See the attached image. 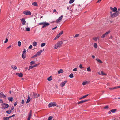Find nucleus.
<instances>
[{
    "mask_svg": "<svg viewBox=\"0 0 120 120\" xmlns=\"http://www.w3.org/2000/svg\"><path fill=\"white\" fill-rule=\"evenodd\" d=\"M111 17H114L118 16L120 14V12L118 11H117L115 12L112 14V12H110Z\"/></svg>",
    "mask_w": 120,
    "mask_h": 120,
    "instance_id": "f257e3e1",
    "label": "nucleus"
},
{
    "mask_svg": "<svg viewBox=\"0 0 120 120\" xmlns=\"http://www.w3.org/2000/svg\"><path fill=\"white\" fill-rule=\"evenodd\" d=\"M63 43V42L61 41H58L57 43L55 45L54 47L55 49H56L58 47H60L61 46Z\"/></svg>",
    "mask_w": 120,
    "mask_h": 120,
    "instance_id": "f03ea898",
    "label": "nucleus"
},
{
    "mask_svg": "<svg viewBox=\"0 0 120 120\" xmlns=\"http://www.w3.org/2000/svg\"><path fill=\"white\" fill-rule=\"evenodd\" d=\"M56 104L55 102H51L49 104L48 106L49 107L52 106H56Z\"/></svg>",
    "mask_w": 120,
    "mask_h": 120,
    "instance_id": "7ed1b4c3",
    "label": "nucleus"
},
{
    "mask_svg": "<svg viewBox=\"0 0 120 120\" xmlns=\"http://www.w3.org/2000/svg\"><path fill=\"white\" fill-rule=\"evenodd\" d=\"M63 33V31H61L60 33H59L56 36V37L55 38L54 40H56Z\"/></svg>",
    "mask_w": 120,
    "mask_h": 120,
    "instance_id": "20e7f679",
    "label": "nucleus"
},
{
    "mask_svg": "<svg viewBox=\"0 0 120 120\" xmlns=\"http://www.w3.org/2000/svg\"><path fill=\"white\" fill-rule=\"evenodd\" d=\"M2 106L4 109L8 108L9 106L8 104H6L5 103H3L2 104Z\"/></svg>",
    "mask_w": 120,
    "mask_h": 120,
    "instance_id": "39448f33",
    "label": "nucleus"
},
{
    "mask_svg": "<svg viewBox=\"0 0 120 120\" xmlns=\"http://www.w3.org/2000/svg\"><path fill=\"white\" fill-rule=\"evenodd\" d=\"M23 14L25 15H31V13L29 11H25L23 12Z\"/></svg>",
    "mask_w": 120,
    "mask_h": 120,
    "instance_id": "423d86ee",
    "label": "nucleus"
},
{
    "mask_svg": "<svg viewBox=\"0 0 120 120\" xmlns=\"http://www.w3.org/2000/svg\"><path fill=\"white\" fill-rule=\"evenodd\" d=\"M110 32V31H109L108 32H106L105 33L102 35V36L101 37V38H105L108 34H109Z\"/></svg>",
    "mask_w": 120,
    "mask_h": 120,
    "instance_id": "0eeeda50",
    "label": "nucleus"
},
{
    "mask_svg": "<svg viewBox=\"0 0 120 120\" xmlns=\"http://www.w3.org/2000/svg\"><path fill=\"white\" fill-rule=\"evenodd\" d=\"M40 64L39 63L38 64H35L33 66H29V69L28 70H30V69H32V68L36 67L38 65H39Z\"/></svg>",
    "mask_w": 120,
    "mask_h": 120,
    "instance_id": "6e6552de",
    "label": "nucleus"
},
{
    "mask_svg": "<svg viewBox=\"0 0 120 120\" xmlns=\"http://www.w3.org/2000/svg\"><path fill=\"white\" fill-rule=\"evenodd\" d=\"M49 25V24L47 23L46 22H44V23L42 27V28H44L46 26H48Z\"/></svg>",
    "mask_w": 120,
    "mask_h": 120,
    "instance_id": "1a4fd4ad",
    "label": "nucleus"
},
{
    "mask_svg": "<svg viewBox=\"0 0 120 120\" xmlns=\"http://www.w3.org/2000/svg\"><path fill=\"white\" fill-rule=\"evenodd\" d=\"M67 81H64L62 82L60 84V86L61 87H63L64 86L65 84L67 82Z\"/></svg>",
    "mask_w": 120,
    "mask_h": 120,
    "instance_id": "9d476101",
    "label": "nucleus"
},
{
    "mask_svg": "<svg viewBox=\"0 0 120 120\" xmlns=\"http://www.w3.org/2000/svg\"><path fill=\"white\" fill-rule=\"evenodd\" d=\"M63 17V15L61 16L60 17H59L58 19L57 20L56 22H58L60 21H61L62 20V19Z\"/></svg>",
    "mask_w": 120,
    "mask_h": 120,
    "instance_id": "9b49d317",
    "label": "nucleus"
},
{
    "mask_svg": "<svg viewBox=\"0 0 120 120\" xmlns=\"http://www.w3.org/2000/svg\"><path fill=\"white\" fill-rule=\"evenodd\" d=\"M44 49H43V50H41L39 51L36 54L37 55V56L40 55H41L42 52L43 51H44Z\"/></svg>",
    "mask_w": 120,
    "mask_h": 120,
    "instance_id": "f8f14e48",
    "label": "nucleus"
},
{
    "mask_svg": "<svg viewBox=\"0 0 120 120\" xmlns=\"http://www.w3.org/2000/svg\"><path fill=\"white\" fill-rule=\"evenodd\" d=\"M16 75H18L19 77H21L23 76V74L22 73H17L16 74Z\"/></svg>",
    "mask_w": 120,
    "mask_h": 120,
    "instance_id": "ddd939ff",
    "label": "nucleus"
},
{
    "mask_svg": "<svg viewBox=\"0 0 120 120\" xmlns=\"http://www.w3.org/2000/svg\"><path fill=\"white\" fill-rule=\"evenodd\" d=\"M89 100H82L78 102V103L79 104L81 103H83L84 102H85Z\"/></svg>",
    "mask_w": 120,
    "mask_h": 120,
    "instance_id": "4468645a",
    "label": "nucleus"
},
{
    "mask_svg": "<svg viewBox=\"0 0 120 120\" xmlns=\"http://www.w3.org/2000/svg\"><path fill=\"white\" fill-rule=\"evenodd\" d=\"M20 20L21 21L23 25H24L26 23V21L25 19L24 18L20 19Z\"/></svg>",
    "mask_w": 120,
    "mask_h": 120,
    "instance_id": "2eb2a0df",
    "label": "nucleus"
},
{
    "mask_svg": "<svg viewBox=\"0 0 120 120\" xmlns=\"http://www.w3.org/2000/svg\"><path fill=\"white\" fill-rule=\"evenodd\" d=\"M33 96H34V98H35L38 97L39 96V95L38 94H37L36 93H34Z\"/></svg>",
    "mask_w": 120,
    "mask_h": 120,
    "instance_id": "dca6fc26",
    "label": "nucleus"
},
{
    "mask_svg": "<svg viewBox=\"0 0 120 120\" xmlns=\"http://www.w3.org/2000/svg\"><path fill=\"white\" fill-rule=\"evenodd\" d=\"M98 74L100 75H105L106 74L105 73H104L102 71H101L100 72H99Z\"/></svg>",
    "mask_w": 120,
    "mask_h": 120,
    "instance_id": "f3484780",
    "label": "nucleus"
},
{
    "mask_svg": "<svg viewBox=\"0 0 120 120\" xmlns=\"http://www.w3.org/2000/svg\"><path fill=\"white\" fill-rule=\"evenodd\" d=\"M88 83L87 81H85L82 83V84L83 85H85L87 84H88Z\"/></svg>",
    "mask_w": 120,
    "mask_h": 120,
    "instance_id": "a211bd4d",
    "label": "nucleus"
},
{
    "mask_svg": "<svg viewBox=\"0 0 120 120\" xmlns=\"http://www.w3.org/2000/svg\"><path fill=\"white\" fill-rule=\"evenodd\" d=\"M30 100V98L29 96H28V99L27 100L26 103H29Z\"/></svg>",
    "mask_w": 120,
    "mask_h": 120,
    "instance_id": "6ab92c4d",
    "label": "nucleus"
},
{
    "mask_svg": "<svg viewBox=\"0 0 120 120\" xmlns=\"http://www.w3.org/2000/svg\"><path fill=\"white\" fill-rule=\"evenodd\" d=\"M32 5L34 6H37L38 4L36 2H34L32 3Z\"/></svg>",
    "mask_w": 120,
    "mask_h": 120,
    "instance_id": "aec40b11",
    "label": "nucleus"
},
{
    "mask_svg": "<svg viewBox=\"0 0 120 120\" xmlns=\"http://www.w3.org/2000/svg\"><path fill=\"white\" fill-rule=\"evenodd\" d=\"M63 71L62 69H60L58 71V74H60L63 73Z\"/></svg>",
    "mask_w": 120,
    "mask_h": 120,
    "instance_id": "412c9836",
    "label": "nucleus"
},
{
    "mask_svg": "<svg viewBox=\"0 0 120 120\" xmlns=\"http://www.w3.org/2000/svg\"><path fill=\"white\" fill-rule=\"evenodd\" d=\"M11 68L14 70H16L17 69V67L14 65H12L11 66Z\"/></svg>",
    "mask_w": 120,
    "mask_h": 120,
    "instance_id": "4be33fe9",
    "label": "nucleus"
},
{
    "mask_svg": "<svg viewBox=\"0 0 120 120\" xmlns=\"http://www.w3.org/2000/svg\"><path fill=\"white\" fill-rule=\"evenodd\" d=\"M8 99L10 101L12 102L13 101V98L12 97H8Z\"/></svg>",
    "mask_w": 120,
    "mask_h": 120,
    "instance_id": "5701e85b",
    "label": "nucleus"
},
{
    "mask_svg": "<svg viewBox=\"0 0 120 120\" xmlns=\"http://www.w3.org/2000/svg\"><path fill=\"white\" fill-rule=\"evenodd\" d=\"M32 111L31 110L29 112V113L28 115V117H31L32 116Z\"/></svg>",
    "mask_w": 120,
    "mask_h": 120,
    "instance_id": "b1692460",
    "label": "nucleus"
},
{
    "mask_svg": "<svg viewBox=\"0 0 120 120\" xmlns=\"http://www.w3.org/2000/svg\"><path fill=\"white\" fill-rule=\"evenodd\" d=\"M117 8L116 7H114V8H113V9L112 10V11H113L114 12H116L117 11Z\"/></svg>",
    "mask_w": 120,
    "mask_h": 120,
    "instance_id": "393cba45",
    "label": "nucleus"
},
{
    "mask_svg": "<svg viewBox=\"0 0 120 120\" xmlns=\"http://www.w3.org/2000/svg\"><path fill=\"white\" fill-rule=\"evenodd\" d=\"M52 79V76H51L48 78L47 80L48 81H50Z\"/></svg>",
    "mask_w": 120,
    "mask_h": 120,
    "instance_id": "a878e982",
    "label": "nucleus"
},
{
    "mask_svg": "<svg viewBox=\"0 0 120 120\" xmlns=\"http://www.w3.org/2000/svg\"><path fill=\"white\" fill-rule=\"evenodd\" d=\"M37 42H35V41L33 43V45L34 46H36L37 45Z\"/></svg>",
    "mask_w": 120,
    "mask_h": 120,
    "instance_id": "bb28decb",
    "label": "nucleus"
},
{
    "mask_svg": "<svg viewBox=\"0 0 120 120\" xmlns=\"http://www.w3.org/2000/svg\"><path fill=\"white\" fill-rule=\"evenodd\" d=\"M117 110L116 109H112L110 110V111L112 113H114L116 112V111Z\"/></svg>",
    "mask_w": 120,
    "mask_h": 120,
    "instance_id": "cd10ccee",
    "label": "nucleus"
},
{
    "mask_svg": "<svg viewBox=\"0 0 120 120\" xmlns=\"http://www.w3.org/2000/svg\"><path fill=\"white\" fill-rule=\"evenodd\" d=\"M10 118L9 117H4L3 118V119L5 120H9Z\"/></svg>",
    "mask_w": 120,
    "mask_h": 120,
    "instance_id": "c85d7f7f",
    "label": "nucleus"
},
{
    "mask_svg": "<svg viewBox=\"0 0 120 120\" xmlns=\"http://www.w3.org/2000/svg\"><path fill=\"white\" fill-rule=\"evenodd\" d=\"M96 60L98 61V62L99 63H102V62L99 59H96Z\"/></svg>",
    "mask_w": 120,
    "mask_h": 120,
    "instance_id": "c756f323",
    "label": "nucleus"
},
{
    "mask_svg": "<svg viewBox=\"0 0 120 120\" xmlns=\"http://www.w3.org/2000/svg\"><path fill=\"white\" fill-rule=\"evenodd\" d=\"M22 58L23 59H24L26 57V53H23L22 54Z\"/></svg>",
    "mask_w": 120,
    "mask_h": 120,
    "instance_id": "7c9ffc66",
    "label": "nucleus"
},
{
    "mask_svg": "<svg viewBox=\"0 0 120 120\" xmlns=\"http://www.w3.org/2000/svg\"><path fill=\"white\" fill-rule=\"evenodd\" d=\"M94 46L95 48H97L98 46H97V44L96 43H94Z\"/></svg>",
    "mask_w": 120,
    "mask_h": 120,
    "instance_id": "2f4dec72",
    "label": "nucleus"
},
{
    "mask_svg": "<svg viewBox=\"0 0 120 120\" xmlns=\"http://www.w3.org/2000/svg\"><path fill=\"white\" fill-rule=\"evenodd\" d=\"M11 112V110L7 111H6V112L7 113L9 114H10Z\"/></svg>",
    "mask_w": 120,
    "mask_h": 120,
    "instance_id": "473e14b6",
    "label": "nucleus"
},
{
    "mask_svg": "<svg viewBox=\"0 0 120 120\" xmlns=\"http://www.w3.org/2000/svg\"><path fill=\"white\" fill-rule=\"evenodd\" d=\"M46 45L45 43H42L41 44V47H43L44 46Z\"/></svg>",
    "mask_w": 120,
    "mask_h": 120,
    "instance_id": "72a5a7b5",
    "label": "nucleus"
},
{
    "mask_svg": "<svg viewBox=\"0 0 120 120\" xmlns=\"http://www.w3.org/2000/svg\"><path fill=\"white\" fill-rule=\"evenodd\" d=\"M18 45L19 47H20L21 45V42L19 41L18 42Z\"/></svg>",
    "mask_w": 120,
    "mask_h": 120,
    "instance_id": "f704fd0d",
    "label": "nucleus"
},
{
    "mask_svg": "<svg viewBox=\"0 0 120 120\" xmlns=\"http://www.w3.org/2000/svg\"><path fill=\"white\" fill-rule=\"evenodd\" d=\"M75 0H70L69 2V3L71 4L73 3L74 1Z\"/></svg>",
    "mask_w": 120,
    "mask_h": 120,
    "instance_id": "c9c22d12",
    "label": "nucleus"
},
{
    "mask_svg": "<svg viewBox=\"0 0 120 120\" xmlns=\"http://www.w3.org/2000/svg\"><path fill=\"white\" fill-rule=\"evenodd\" d=\"M69 77L71 78H72L73 77V74L72 73H71L69 75Z\"/></svg>",
    "mask_w": 120,
    "mask_h": 120,
    "instance_id": "e433bc0d",
    "label": "nucleus"
},
{
    "mask_svg": "<svg viewBox=\"0 0 120 120\" xmlns=\"http://www.w3.org/2000/svg\"><path fill=\"white\" fill-rule=\"evenodd\" d=\"M35 63V61H32L30 62V64L32 65Z\"/></svg>",
    "mask_w": 120,
    "mask_h": 120,
    "instance_id": "4c0bfd02",
    "label": "nucleus"
},
{
    "mask_svg": "<svg viewBox=\"0 0 120 120\" xmlns=\"http://www.w3.org/2000/svg\"><path fill=\"white\" fill-rule=\"evenodd\" d=\"M53 118V117L52 116H50L48 118V120H51Z\"/></svg>",
    "mask_w": 120,
    "mask_h": 120,
    "instance_id": "58836bf2",
    "label": "nucleus"
},
{
    "mask_svg": "<svg viewBox=\"0 0 120 120\" xmlns=\"http://www.w3.org/2000/svg\"><path fill=\"white\" fill-rule=\"evenodd\" d=\"M87 70L88 71H91V69L89 67L87 69Z\"/></svg>",
    "mask_w": 120,
    "mask_h": 120,
    "instance_id": "ea45409f",
    "label": "nucleus"
},
{
    "mask_svg": "<svg viewBox=\"0 0 120 120\" xmlns=\"http://www.w3.org/2000/svg\"><path fill=\"white\" fill-rule=\"evenodd\" d=\"M26 30L27 31H29L30 30V28H26Z\"/></svg>",
    "mask_w": 120,
    "mask_h": 120,
    "instance_id": "a19ab883",
    "label": "nucleus"
},
{
    "mask_svg": "<svg viewBox=\"0 0 120 120\" xmlns=\"http://www.w3.org/2000/svg\"><path fill=\"white\" fill-rule=\"evenodd\" d=\"M37 55L36 54L35 55H34L32 57H31V58H33L35 57H37Z\"/></svg>",
    "mask_w": 120,
    "mask_h": 120,
    "instance_id": "79ce46f5",
    "label": "nucleus"
},
{
    "mask_svg": "<svg viewBox=\"0 0 120 120\" xmlns=\"http://www.w3.org/2000/svg\"><path fill=\"white\" fill-rule=\"evenodd\" d=\"M3 93H0V97H2L3 96L4 94H3Z\"/></svg>",
    "mask_w": 120,
    "mask_h": 120,
    "instance_id": "37998d69",
    "label": "nucleus"
},
{
    "mask_svg": "<svg viewBox=\"0 0 120 120\" xmlns=\"http://www.w3.org/2000/svg\"><path fill=\"white\" fill-rule=\"evenodd\" d=\"M79 36V34H76L75 35V36H74V38H77Z\"/></svg>",
    "mask_w": 120,
    "mask_h": 120,
    "instance_id": "c03bdc74",
    "label": "nucleus"
},
{
    "mask_svg": "<svg viewBox=\"0 0 120 120\" xmlns=\"http://www.w3.org/2000/svg\"><path fill=\"white\" fill-rule=\"evenodd\" d=\"M79 67L80 69H82L84 68V67H82V65L81 64L79 66Z\"/></svg>",
    "mask_w": 120,
    "mask_h": 120,
    "instance_id": "a18cd8bd",
    "label": "nucleus"
},
{
    "mask_svg": "<svg viewBox=\"0 0 120 120\" xmlns=\"http://www.w3.org/2000/svg\"><path fill=\"white\" fill-rule=\"evenodd\" d=\"M72 9H71V8L69 9L70 13H71H71L72 11Z\"/></svg>",
    "mask_w": 120,
    "mask_h": 120,
    "instance_id": "49530a36",
    "label": "nucleus"
},
{
    "mask_svg": "<svg viewBox=\"0 0 120 120\" xmlns=\"http://www.w3.org/2000/svg\"><path fill=\"white\" fill-rule=\"evenodd\" d=\"M8 39L7 38H6L5 41H4V43H6L8 42Z\"/></svg>",
    "mask_w": 120,
    "mask_h": 120,
    "instance_id": "de8ad7c7",
    "label": "nucleus"
},
{
    "mask_svg": "<svg viewBox=\"0 0 120 120\" xmlns=\"http://www.w3.org/2000/svg\"><path fill=\"white\" fill-rule=\"evenodd\" d=\"M77 68H75L73 70V71H77Z\"/></svg>",
    "mask_w": 120,
    "mask_h": 120,
    "instance_id": "09e8293b",
    "label": "nucleus"
},
{
    "mask_svg": "<svg viewBox=\"0 0 120 120\" xmlns=\"http://www.w3.org/2000/svg\"><path fill=\"white\" fill-rule=\"evenodd\" d=\"M98 38H93V39L94 41H97L98 40Z\"/></svg>",
    "mask_w": 120,
    "mask_h": 120,
    "instance_id": "8fccbe9b",
    "label": "nucleus"
},
{
    "mask_svg": "<svg viewBox=\"0 0 120 120\" xmlns=\"http://www.w3.org/2000/svg\"><path fill=\"white\" fill-rule=\"evenodd\" d=\"M104 108L105 109H108L109 108V107L108 106H106L104 107Z\"/></svg>",
    "mask_w": 120,
    "mask_h": 120,
    "instance_id": "3c124183",
    "label": "nucleus"
},
{
    "mask_svg": "<svg viewBox=\"0 0 120 120\" xmlns=\"http://www.w3.org/2000/svg\"><path fill=\"white\" fill-rule=\"evenodd\" d=\"M89 94H87L86 95H84L83 96V98H86L87 96H88Z\"/></svg>",
    "mask_w": 120,
    "mask_h": 120,
    "instance_id": "603ef678",
    "label": "nucleus"
},
{
    "mask_svg": "<svg viewBox=\"0 0 120 120\" xmlns=\"http://www.w3.org/2000/svg\"><path fill=\"white\" fill-rule=\"evenodd\" d=\"M32 45H30V46H29V49H32Z\"/></svg>",
    "mask_w": 120,
    "mask_h": 120,
    "instance_id": "864d4df0",
    "label": "nucleus"
},
{
    "mask_svg": "<svg viewBox=\"0 0 120 120\" xmlns=\"http://www.w3.org/2000/svg\"><path fill=\"white\" fill-rule=\"evenodd\" d=\"M17 102L16 101V102H15V103H14V106H15L17 105Z\"/></svg>",
    "mask_w": 120,
    "mask_h": 120,
    "instance_id": "5fc2aeb1",
    "label": "nucleus"
},
{
    "mask_svg": "<svg viewBox=\"0 0 120 120\" xmlns=\"http://www.w3.org/2000/svg\"><path fill=\"white\" fill-rule=\"evenodd\" d=\"M44 23V22H41L39 23V25H43V24Z\"/></svg>",
    "mask_w": 120,
    "mask_h": 120,
    "instance_id": "6e6d98bb",
    "label": "nucleus"
},
{
    "mask_svg": "<svg viewBox=\"0 0 120 120\" xmlns=\"http://www.w3.org/2000/svg\"><path fill=\"white\" fill-rule=\"evenodd\" d=\"M24 103V100L23 99L22 100L21 103L22 104H23Z\"/></svg>",
    "mask_w": 120,
    "mask_h": 120,
    "instance_id": "4d7b16f0",
    "label": "nucleus"
},
{
    "mask_svg": "<svg viewBox=\"0 0 120 120\" xmlns=\"http://www.w3.org/2000/svg\"><path fill=\"white\" fill-rule=\"evenodd\" d=\"M7 34L8 36H10V37H11V34H10V33L9 32H8Z\"/></svg>",
    "mask_w": 120,
    "mask_h": 120,
    "instance_id": "13d9d810",
    "label": "nucleus"
},
{
    "mask_svg": "<svg viewBox=\"0 0 120 120\" xmlns=\"http://www.w3.org/2000/svg\"><path fill=\"white\" fill-rule=\"evenodd\" d=\"M26 50L25 49H24L23 51V53H26Z\"/></svg>",
    "mask_w": 120,
    "mask_h": 120,
    "instance_id": "bf43d9fd",
    "label": "nucleus"
},
{
    "mask_svg": "<svg viewBox=\"0 0 120 120\" xmlns=\"http://www.w3.org/2000/svg\"><path fill=\"white\" fill-rule=\"evenodd\" d=\"M115 88V87H114L112 88H109V89H110V90L116 89V88Z\"/></svg>",
    "mask_w": 120,
    "mask_h": 120,
    "instance_id": "052dcab7",
    "label": "nucleus"
},
{
    "mask_svg": "<svg viewBox=\"0 0 120 120\" xmlns=\"http://www.w3.org/2000/svg\"><path fill=\"white\" fill-rule=\"evenodd\" d=\"M0 103H3V101L2 99H0Z\"/></svg>",
    "mask_w": 120,
    "mask_h": 120,
    "instance_id": "680f3d73",
    "label": "nucleus"
},
{
    "mask_svg": "<svg viewBox=\"0 0 120 120\" xmlns=\"http://www.w3.org/2000/svg\"><path fill=\"white\" fill-rule=\"evenodd\" d=\"M120 88V86H117L115 88H116V89L117 88Z\"/></svg>",
    "mask_w": 120,
    "mask_h": 120,
    "instance_id": "e2e57ef3",
    "label": "nucleus"
},
{
    "mask_svg": "<svg viewBox=\"0 0 120 120\" xmlns=\"http://www.w3.org/2000/svg\"><path fill=\"white\" fill-rule=\"evenodd\" d=\"M15 116V115L13 114V115H12V116H9V118H11L12 117L14 116Z\"/></svg>",
    "mask_w": 120,
    "mask_h": 120,
    "instance_id": "0e129e2a",
    "label": "nucleus"
},
{
    "mask_svg": "<svg viewBox=\"0 0 120 120\" xmlns=\"http://www.w3.org/2000/svg\"><path fill=\"white\" fill-rule=\"evenodd\" d=\"M14 109V107H13V106H12L11 108V110H13Z\"/></svg>",
    "mask_w": 120,
    "mask_h": 120,
    "instance_id": "69168bd1",
    "label": "nucleus"
},
{
    "mask_svg": "<svg viewBox=\"0 0 120 120\" xmlns=\"http://www.w3.org/2000/svg\"><path fill=\"white\" fill-rule=\"evenodd\" d=\"M57 26H56V27H55L54 28H53L52 29V30H54V29H56V28H57Z\"/></svg>",
    "mask_w": 120,
    "mask_h": 120,
    "instance_id": "338daca9",
    "label": "nucleus"
},
{
    "mask_svg": "<svg viewBox=\"0 0 120 120\" xmlns=\"http://www.w3.org/2000/svg\"><path fill=\"white\" fill-rule=\"evenodd\" d=\"M3 97H3L4 98H6V96L4 94L3 95Z\"/></svg>",
    "mask_w": 120,
    "mask_h": 120,
    "instance_id": "774afa93",
    "label": "nucleus"
}]
</instances>
